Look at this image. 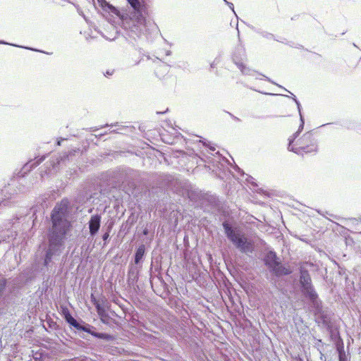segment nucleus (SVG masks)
<instances>
[{"mask_svg": "<svg viewBox=\"0 0 361 361\" xmlns=\"http://www.w3.org/2000/svg\"><path fill=\"white\" fill-rule=\"evenodd\" d=\"M72 229L68 203L62 200L51 213V223L47 231V243L44 248L43 266L49 270L65 248V243Z\"/></svg>", "mask_w": 361, "mask_h": 361, "instance_id": "f257e3e1", "label": "nucleus"}, {"mask_svg": "<svg viewBox=\"0 0 361 361\" xmlns=\"http://www.w3.org/2000/svg\"><path fill=\"white\" fill-rule=\"evenodd\" d=\"M130 7L121 16L122 26L125 37L130 42L141 39L143 36L148 38L155 26L147 20V8L144 1L140 0H127Z\"/></svg>", "mask_w": 361, "mask_h": 361, "instance_id": "f03ea898", "label": "nucleus"}, {"mask_svg": "<svg viewBox=\"0 0 361 361\" xmlns=\"http://www.w3.org/2000/svg\"><path fill=\"white\" fill-rule=\"evenodd\" d=\"M222 226L227 238L238 250L245 255L253 252L255 249L254 242L248 238L243 232L236 228H233L227 221H224Z\"/></svg>", "mask_w": 361, "mask_h": 361, "instance_id": "7ed1b4c3", "label": "nucleus"}, {"mask_svg": "<svg viewBox=\"0 0 361 361\" xmlns=\"http://www.w3.org/2000/svg\"><path fill=\"white\" fill-rule=\"evenodd\" d=\"M62 313L65 321L71 326L74 327L78 331H82L87 334H91L94 337L105 341H111L114 339V336L106 334L96 332V328L82 320L80 322L77 321L71 314L70 311L67 308L62 310Z\"/></svg>", "mask_w": 361, "mask_h": 361, "instance_id": "20e7f679", "label": "nucleus"}, {"mask_svg": "<svg viewBox=\"0 0 361 361\" xmlns=\"http://www.w3.org/2000/svg\"><path fill=\"white\" fill-rule=\"evenodd\" d=\"M299 282L302 295L309 300L314 307H318L319 305L318 294L312 285L309 271L303 267L300 268Z\"/></svg>", "mask_w": 361, "mask_h": 361, "instance_id": "39448f33", "label": "nucleus"}, {"mask_svg": "<svg viewBox=\"0 0 361 361\" xmlns=\"http://www.w3.org/2000/svg\"><path fill=\"white\" fill-rule=\"evenodd\" d=\"M264 264L268 267L269 271L276 276H287L291 274V270L284 267L276 253L273 250L267 252L264 257Z\"/></svg>", "mask_w": 361, "mask_h": 361, "instance_id": "423d86ee", "label": "nucleus"}, {"mask_svg": "<svg viewBox=\"0 0 361 361\" xmlns=\"http://www.w3.org/2000/svg\"><path fill=\"white\" fill-rule=\"evenodd\" d=\"M295 145L296 147H292L290 151L298 154L316 152L317 151V141L313 137L312 132L305 133L301 138L296 141Z\"/></svg>", "mask_w": 361, "mask_h": 361, "instance_id": "0eeeda50", "label": "nucleus"}, {"mask_svg": "<svg viewBox=\"0 0 361 361\" xmlns=\"http://www.w3.org/2000/svg\"><path fill=\"white\" fill-rule=\"evenodd\" d=\"M25 192L24 188L8 185L0 191V210L5 207H11L18 202V194Z\"/></svg>", "mask_w": 361, "mask_h": 361, "instance_id": "6e6552de", "label": "nucleus"}, {"mask_svg": "<svg viewBox=\"0 0 361 361\" xmlns=\"http://www.w3.org/2000/svg\"><path fill=\"white\" fill-rule=\"evenodd\" d=\"M245 56V51L243 46L239 45L235 50V52L233 56V60L235 64L238 67V68L241 71L243 74L245 75H252V70L246 67L243 63V60Z\"/></svg>", "mask_w": 361, "mask_h": 361, "instance_id": "1a4fd4ad", "label": "nucleus"}, {"mask_svg": "<svg viewBox=\"0 0 361 361\" xmlns=\"http://www.w3.org/2000/svg\"><path fill=\"white\" fill-rule=\"evenodd\" d=\"M92 302L95 306L97 312L101 322L109 326L116 324V320L111 318L106 312L104 307L99 302V301L92 295Z\"/></svg>", "mask_w": 361, "mask_h": 361, "instance_id": "9d476101", "label": "nucleus"}, {"mask_svg": "<svg viewBox=\"0 0 361 361\" xmlns=\"http://www.w3.org/2000/svg\"><path fill=\"white\" fill-rule=\"evenodd\" d=\"M14 222L9 221L6 225L5 229L0 231V243L1 242H9L16 236V231L13 229Z\"/></svg>", "mask_w": 361, "mask_h": 361, "instance_id": "9b49d317", "label": "nucleus"}, {"mask_svg": "<svg viewBox=\"0 0 361 361\" xmlns=\"http://www.w3.org/2000/svg\"><path fill=\"white\" fill-rule=\"evenodd\" d=\"M90 234L94 237L99 230L101 226V216L99 214L93 215L90 217L88 222Z\"/></svg>", "mask_w": 361, "mask_h": 361, "instance_id": "f8f14e48", "label": "nucleus"}, {"mask_svg": "<svg viewBox=\"0 0 361 361\" xmlns=\"http://www.w3.org/2000/svg\"><path fill=\"white\" fill-rule=\"evenodd\" d=\"M80 151L79 149H75L69 151L68 152L63 153V155L59 156L54 159L51 164L52 165L53 169H56L57 165L60 164L61 162H63L66 160H69V159L73 156H75L76 153H78Z\"/></svg>", "mask_w": 361, "mask_h": 361, "instance_id": "ddd939ff", "label": "nucleus"}, {"mask_svg": "<svg viewBox=\"0 0 361 361\" xmlns=\"http://www.w3.org/2000/svg\"><path fill=\"white\" fill-rule=\"evenodd\" d=\"M7 280L5 278H0V314L6 313L5 301L3 300V295L6 290Z\"/></svg>", "mask_w": 361, "mask_h": 361, "instance_id": "4468645a", "label": "nucleus"}, {"mask_svg": "<svg viewBox=\"0 0 361 361\" xmlns=\"http://www.w3.org/2000/svg\"><path fill=\"white\" fill-rule=\"evenodd\" d=\"M145 254V246L140 245L135 251L134 262L135 264H138L142 259Z\"/></svg>", "mask_w": 361, "mask_h": 361, "instance_id": "2eb2a0df", "label": "nucleus"}, {"mask_svg": "<svg viewBox=\"0 0 361 361\" xmlns=\"http://www.w3.org/2000/svg\"><path fill=\"white\" fill-rule=\"evenodd\" d=\"M44 159H45V157H42L35 160L29 161L23 166V170L28 171V170L32 169V168L37 166L39 164H40L44 160Z\"/></svg>", "mask_w": 361, "mask_h": 361, "instance_id": "dca6fc26", "label": "nucleus"}, {"mask_svg": "<svg viewBox=\"0 0 361 361\" xmlns=\"http://www.w3.org/2000/svg\"><path fill=\"white\" fill-rule=\"evenodd\" d=\"M360 220L355 218H350L347 220L346 225L350 227L353 231L352 232L355 233V228H358Z\"/></svg>", "mask_w": 361, "mask_h": 361, "instance_id": "f3484780", "label": "nucleus"}, {"mask_svg": "<svg viewBox=\"0 0 361 361\" xmlns=\"http://www.w3.org/2000/svg\"><path fill=\"white\" fill-rule=\"evenodd\" d=\"M279 86L280 87L283 88L286 92H287L290 93V94L292 95L291 98L293 99V100L295 102V104H296V105H297L298 110V111H299V114H300H300H302V113H301V105H300V102H299V101L298 100V99L296 98V97H295V96L292 92H290L289 90H288L287 89H286V88H284V87H281V86H280V85H279Z\"/></svg>", "mask_w": 361, "mask_h": 361, "instance_id": "a211bd4d", "label": "nucleus"}, {"mask_svg": "<svg viewBox=\"0 0 361 361\" xmlns=\"http://www.w3.org/2000/svg\"><path fill=\"white\" fill-rule=\"evenodd\" d=\"M123 173L130 177V178H133L137 176V171L133 170L132 169L128 168L123 171Z\"/></svg>", "mask_w": 361, "mask_h": 361, "instance_id": "6ab92c4d", "label": "nucleus"}, {"mask_svg": "<svg viewBox=\"0 0 361 361\" xmlns=\"http://www.w3.org/2000/svg\"><path fill=\"white\" fill-rule=\"evenodd\" d=\"M262 37L267 38L268 39H276L274 37V35L270 32H268L267 31H257Z\"/></svg>", "mask_w": 361, "mask_h": 361, "instance_id": "aec40b11", "label": "nucleus"}, {"mask_svg": "<svg viewBox=\"0 0 361 361\" xmlns=\"http://www.w3.org/2000/svg\"><path fill=\"white\" fill-rule=\"evenodd\" d=\"M300 133L298 130L292 135L290 138H289L288 149L290 151L292 147H294V146H293V143L294 142L295 140L298 137Z\"/></svg>", "mask_w": 361, "mask_h": 361, "instance_id": "412c9836", "label": "nucleus"}, {"mask_svg": "<svg viewBox=\"0 0 361 361\" xmlns=\"http://www.w3.org/2000/svg\"><path fill=\"white\" fill-rule=\"evenodd\" d=\"M137 277V271L134 268H131L128 271L129 279L135 280Z\"/></svg>", "mask_w": 361, "mask_h": 361, "instance_id": "4be33fe9", "label": "nucleus"}, {"mask_svg": "<svg viewBox=\"0 0 361 361\" xmlns=\"http://www.w3.org/2000/svg\"><path fill=\"white\" fill-rule=\"evenodd\" d=\"M200 142H202V145L205 147H207L209 148V150L211 152H214L216 151V147L213 145H211L209 144V142H207L206 141H202V140H199ZM212 155L213 154L211 153Z\"/></svg>", "mask_w": 361, "mask_h": 361, "instance_id": "5701e85b", "label": "nucleus"}, {"mask_svg": "<svg viewBox=\"0 0 361 361\" xmlns=\"http://www.w3.org/2000/svg\"><path fill=\"white\" fill-rule=\"evenodd\" d=\"M300 126H299L298 130L300 133L302 130L304 124H305L304 118L302 114H300Z\"/></svg>", "mask_w": 361, "mask_h": 361, "instance_id": "b1692460", "label": "nucleus"}, {"mask_svg": "<svg viewBox=\"0 0 361 361\" xmlns=\"http://www.w3.org/2000/svg\"><path fill=\"white\" fill-rule=\"evenodd\" d=\"M110 231H111V228H108L107 229V231L104 233V235H102V238L104 241L107 240L108 238H109V233H110Z\"/></svg>", "mask_w": 361, "mask_h": 361, "instance_id": "393cba45", "label": "nucleus"}, {"mask_svg": "<svg viewBox=\"0 0 361 361\" xmlns=\"http://www.w3.org/2000/svg\"><path fill=\"white\" fill-rule=\"evenodd\" d=\"M339 361H348L345 354L339 353Z\"/></svg>", "mask_w": 361, "mask_h": 361, "instance_id": "a878e982", "label": "nucleus"}, {"mask_svg": "<svg viewBox=\"0 0 361 361\" xmlns=\"http://www.w3.org/2000/svg\"><path fill=\"white\" fill-rule=\"evenodd\" d=\"M227 5L232 10V11L235 14V11H234V6H233V4L231 2H227Z\"/></svg>", "mask_w": 361, "mask_h": 361, "instance_id": "bb28decb", "label": "nucleus"}, {"mask_svg": "<svg viewBox=\"0 0 361 361\" xmlns=\"http://www.w3.org/2000/svg\"><path fill=\"white\" fill-rule=\"evenodd\" d=\"M355 233H361V219H360V223L359 224L358 228H355Z\"/></svg>", "mask_w": 361, "mask_h": 361, "instance_id": "cd10ccee", "label": "nucleus"}, {"mask_svg": "<svg viewBox=\"0 0 361 361\" xmlns=\"http://www.w3.org/2000/svg\"><path fill=\"white\" fill-rule=\"evenodd\" d=\"M229 115L231 116V118H232L233 120H235V121H240L238 117L235 116L234 115H233V114H229Z\"/></svg>", "mask_w": 361, "mask_h": 361, "instance_id": "c85d7f7f", "label": "nucleus"}, {"mask_svg": "<svg viewBox=\"0 0 361 361\" xmlns=\"http://www.w3.org/2000/svg\"><path fill=\"white\" fill-rule=\"evenodd\" d=\"M113 74V71H106V72L104 73L105 76L111 75Z\"/></svg>", "mask_w": 361, "mask_h": 361, "instance_id": "c756f323", "label": "nucleus"}, {"mask_svg": "<svg viewBox=\"0 0 361 361\" xmlns=\"http://www.w3.org/2000/svg\"><path fill=\"white\" fill-rule=\"evenodd\" d=\"M0 44H9L8 43H6V42L4 41H0ZM11 45V44H10ZM12 46H16V47H18L17 45L16 44H12ZM19 47H20V46H18Z\"/></svg>", "mask_w": 361, "mask_h": 361, "instance_id": "7c9ffc66", "label": "nucleus"}, {"mask_svg": "<svg viewBox=\"0 0 361 361\" xmlns=\"http://www.w3.org/2000/svg\"><path fill=\"white\" fill-rule=\"evenodd\" d=\"M62 140H63V139L59 140L57 141V145H61V141H62Z\"/></svg>", "mask_w": 361, "mask_h": 361, "instance_id": "2f4dec72", "label": "nucleus"}, {"mask_svg": "<svg viewBox=\"0 0 361 361\" xmlns=\"http://www.w3.org/2000/svg\"><path fill=\"white\" fill-rule=\"evenodd\" d=\"M267 94L270 95H278L277 94H273V93H267ZM282 96H284L283 94H281ZM286 97H288L287 95H285Z\"/></svg>", "mask_w": 361, "mask_h": 361, "instance_id": "473e14b6", "label": "nucleus"}, {"mask_svg": "<svg viewBox=\"0 0 361 361\" xmlns=\"http://www.w3.org/2000/svg\"><path fill=\"white\" fill-rule=\"evenodd\" d=\"M116 38V36H114L113 38H107V39H109V40H114V39H115Z\"/></svg>", "mask_w": 361, "mask_h": 361, "instance_id": "72a5a7b5", "label": "nucleus"}, {"mask_svg": "<svg viewBox=\"0 0 361 361\" xmlns=\"http://www.w3.org/2000/svg\"><path fill=\"white\" fill-rule=\"evenodd\" d=\"M24 48L30 49V50L37 51V49H32V48H28V47H24Z\"/></svg>", "mask_w": 361, "mask_h": 361, "instance_id": "f704fd0d", "label": "nucleus"}, {"mask_svg": "<svg viewBox=\"0 0 361 361\" xmlns=\"http://www.w3.org/2000/svg\"><path fill=\"white\" fill-rule=\"evenodd\" d=\"M215 67V64H214V62H213L212 63H211V68H214Z\"/></svg>", "mask_w": 361, "mask_h": 361, "instance_id": "c9c22d12", "label": "nucleus"}, {"mask_svg": "<svg viewBox=\"0 0 361 361\" xmlns=\"http://www.w3.org/2000/svg\"><path fill=\"white\" fill-rule=\"evenodd\" d=\"M111 133H118L117 130H113L111 131Z\"/></svg>", "mask_w": 361, "mask_h": 361, "instance_id": "e433bc0d", "label": "nucleus"}, {"mask_svg": "<svg viewBox=\"0 0 361 361\" xmlns=\"http://www.w3.org/2000/svg\"><path fill=\"white\" fill-rule=\"evenodd\" d=\"M267 80L268 81H269V82H272V83H274V82L271 81V80H270L269 78H267Z\"/></svg>", "mask_w": 361, "mask_h": 361, "instance_id": "4c0bfd02", "label": "nucleus"}, {"mask_svg": "<svg viewBox=\"0 0 361 361\" xmlns=\"http://www.w3.org/2000/svg\"><path fill=\"white\" fill-rule=\"evenodd\" d=\"M144 234H145V235H147V230L144 231Z\"/></svg>", "mask_w": 361, "mask_h": 361, "instance_id": "58836bf2", "label": "nucleus"}, {"mask_svg": "<svg viewBox=\"0 0 361 361\" xmlns=\"http://www.w3.org/2000/svg\"><path fill=\"white\" fill-rule=\"evenodd\" d=\"M200 158H201V159H202V161H206L203 157H200Z\"/></svg>", "mask_w": 361, "mask_h": 361, "instance_id": "ea45409f", "label": "nucleus"}, {"mask_svg": "<svg viewBox=\"0 0 361 361\" xmlns=\"http://www.w3.org/2000/svg\"><path fill=\"white\" fill-rule=\"evenodd\" d=\"M226 4H227V2H228L227 0H223Z\"/></svg>", "mask_w": 361, "mask_h": 361, "instance_id": "a19ab883", "label": "nucleus"}]
</instances>
